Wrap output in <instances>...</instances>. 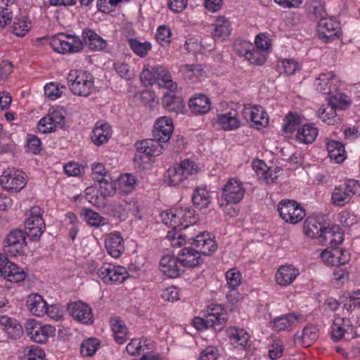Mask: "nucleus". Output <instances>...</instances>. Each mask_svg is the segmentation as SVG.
Masks as SVG:
<instances>
[{
	"instance_id": "54",
	"label": "nucleus",
	"mask_w": 360,
	"mask_h": 360,
	"mask_svg": "<svg viewBox=\"0 0 360 360\" xmlns=\"http://www.w3.org/2000/svg\"><path fill=\"white\" fill-rule=\"evenodd\" d=\"M136 179L131 174H124L118 180V190L124 193H131L135 188Z\"/></svg>"
},
{
	"instance_id": "55",
	"label": "nucleus",
	"mask_w": 360,
	"mask_h": 360,
	"mask_svg": "<svg viewBox=\"0 0 360 360\" xmlns=\"http://www.w3.org/2000/svg\"><path fill=\"white\" fill-rule=\"evenodd\" d=\"M268 56V54L259 51L252 46L250 51L246 53L245 58L252 65H262L266 62Z\"/></svg>"
},
{
	"instance_id": "35",
	"label": "nucleus",
	"mask_w": 360,
	"mask_h": 360,
	"mask_svg": "<svg viewBox=\"0 0 360 360\" xmlns=\"http://www.w3.org/2000/svg\"><path fill=\"white\" fill-rule=\"evenodd\" d=\"M82 37L84 43L91 50H103L107 46L106 41L92 30H84L82 32Z\"/></svg>"
},
{
	"instance_id": "52",
	"label": "nucleus",
	"mask_w": 360,
	"mask_h": 360,
	"mask_svg": "<svg viewBox=\"0 0 360 360\" xmlns=\"http://www.w3.org/2000/svg\"><path fill=\"white\" fill-rule=\"evenodd\" d=\"M128 43L134 53L141 58L146 57L152 49V45L149 41L141 42L136 39H130L128 40Z\"/></svg>"
},
{
	"instance_id": "8",
	"label": "nucleus",
	"mask_w": 360,
	"mask_h": 360,
	"mask_svg": "<svg viewBox=\"0 0 360 360\" xmlns=\"http://www.w3.org/2000/svg\"><path fill=\"white\" fill-rule=\"evenodd\" d=\"M25 333L30 338L39 344L47 342L49 338L55 335L56 329L50 325H42L34 319L28 320L25 325Z\"/></svg>"
},
{
	"instance_id": "15",
	"label": "nucleus",
	"mask_w": 360,
	"mask_h": 360,
	"mask_svg": "<svg viewBox=\"0 0 360 360\" xmlns=\"http://www.w3.org/2000/svg\"><path fill=\"white\" fill-rule=\"evenodd\" d=\"M65 124V117L60 110H49V113L40 120L38 129L44 134L56 131Z\"/></svg>"
},
{
	"instance_id": "2",
	"label": "nucleus",
	"mask_w": 360,
	"mask_h": 360,
	"mask_svg": "<svg viewBox=\"0 0 360 360\" xmlns=\"http://www.w3.org/2000/svg\"><path fill=\"white\" fill-rule=\"evenodd\" d=\"M70 91L79 96H89L94 87L92 75L82 70H72L67 77Z\"/></svg>"
},
{
	"instance_id": "23",
	"label": "nucleus",
	"mask_w": 360,
	"mask_h": 360,
	"mask_svg": "<svg viewBox=\"0 0 360 360\" xmlns=\"http://www.w3.org/2000/svg\"><path fill=\"white\" fill-rule=\"evenodd\" d=\"M300 275V270L293 265H282L277 270L275 275V280L277 284L281 286L290 285Z\"/></svg>"
},
{
	"instance_id": "61",
	"label": "nucleus",
	"mask_w": 360,
	"mask_h": 360,
	"mask_svg": "<svg viewBox=\"0 0 360 360\" xmlns=\"http://www.w3.org/2000/svg\"><path fill=\"white\" fill-rule=\"evenodd\" d=\"M328 103L336 110H344L349 105L347 96L342 94H335L330 97Z\"/></svg>"
},
{
	"instance_id": "16",
	"label": "nucleus",
	"mask_w": 360,
	"mask_h": 360,
	"mask_svg": "<svg viewBox=\"0 0 360 360\" xmlns=\"http://www.w3.org/2000/svg\"><path fill=\"white\" fill-rule=\"evenodd\" d=\"M228 321L224 309L219 304H212L207 311V322L211 325V328L216 332L221 331Z\"/></svg>"
},
{
	"instance_id": "12",
	"label": "nucleus",
	"mask_w": 360,
	"mask_h": 360,
	"mask_svg": "<svg viewBox=\"0 0 360 360\" xmlns=\"http://www.w3.org/2000/svg\"><path fill=\"white\" fill-rule=\"evenodd\" d=\"M0 184L8 191L19 192L26 185L24 173L14 168H8L0 176Z\"/></svg>"
},
{
	"instance_id": "48",
	"label": "nucleus",
	"mask_w": 360,
	"mask_h": 360,
	"mask_svg": "<svg viewBox=\"0 0 360 360\" xmlns=\"http://www.w3.org/2000/svg\"><path fill=\"white\" fill-rule=\"evenodd\" d=\"M318 338V329L313 325L304 328L302 335L297 338L299 342L304 347H310Z\"/></svg>"
},
{
	"instance_id": "29",
	"label": "nucleus",
	"mask_w": 360,
	"mask_h": 360,
	"mask_svg": "<svg viewBox=\"0 0 360 360\" xmlns=\"http://www.w3.org/2000/svg\"><path fill=\"white\" fill-rule=\"evenodd\" d=\"M217 122L220 127L225 131L234 130L240 126L238 112L236 110L218 115Z\"/></svg>"
},
{
	"instance_id": "7",
	"label": "nucleus",
	"mask_w": 360,
	"mask_h": 360,
	"mask_svg": "<svg viewBox=\"0 0 360 360\" xmlns=\"http://www.w3.org/2000/svg\"><path fill=\"white\" fill-rule=\"evenodd\" d=\"M278 211L282 219L292 224L301 221L306 215L304 209L293 200H282L278 203Z\"/></svg>"
},
{
	"instance_id": "24",
	"label": "nucleus",
	"mask_w": 360,
	"mask_h": 360,
	"mask_svg": "<svg viewBox=\"0 0 360 360\" xmlns=\"http://www.w3.org/2000/svg\"><path fill=\"white\" fill-rule=\"evenodd\" d=\"M179 263L183 267L193 268L202 264L203 259L195 248H184L178 254Z\"/></svg>"
},
{
	"instance_id": "19",
	"label": "nucleus",
	"mask_w": 360,
	"mask_h": 360,
	"mask_svg": "<svg viewBox=\"0 0 360 360\" xmlns=\"http://www.w3.org/2000/svg\"><path fill=\"white\" fill-rule=\"evenodd\" d=\"M173 130L174 126L171 118L163 116L155 122L153 131V137L159 141L165 143L170 139Z\"/></svg>"
},
{
	"instance_id": "51",
	"label": "nucleus",
	"mask_w": 360,
	"mask_h": 360,
	"mask_svg": "<svg viewBox=\"0 0 360 360\" xmlns=\"http://www.w3.org/2000/svg\"><path fill=\"white\" fill-rule=\"evenodd\" d=\"M225 278L226 285L232 292L236 291L242 282L241 273L236 268H232L228 270L225 274Z\"/></svg>"
},
{
	"instance_id": "46",
	"label": "nucleus",
	"mask_w": 360,
	"mask_h": 360,
	"mask_svg": "<svg viewBox=\"0 0 360 360\" xmlns=\"http://www.w3.org/2000/svg\"><path fill=\"white\" fill-rule=\"evenodd\" d=\"M337 110L328 103L323 105L319 110V117L325 123L328 125H334L340 121L338 116Z\"/></svg>"
},
{
	"instance_id": "42",
	"label": "nucleus",
	"mask_w": 360,
	"mask_h": 360,
	"mask_svg": "<svg viewBox=\"0 0 360 360\" xmlns=\"http://www.w3.org/2000/svg\"><path fill=\"white\" fill-rule=\"evenodd\" d=\"M230 24L224 17H219L217 18L214 24V30L212 36L214 40L223 41L231 33Z\"/></svg>"
},
{
	"instance_id": "26",
	"label": "nucleus",
	"mask_w": 360,
	"mask_h": 360,
	"mask_svg": "<svg viewBox=\"0 0 360 360\" xmlns=\"http://www.w3.org/2000/svg\"><path fill=\"white\" fill-rule=\"evenodd\" d=\"M108 253L114 258H118L124 250V239L118 232L110 233L105 240Z\"/></svg>"
},
{
	"instance_id": "37",
	"label": "nucleus",
	"mask_w": 360,
	"mask_h": 360,
	"mask_svg": "<svg viewBox=\"0 0 360 360\" xmlns=\"http://www.w3.org/2000/svg\"><path fill=\"white\" fill-rule=\"evenodd\" d=\"M46 301L38 294L30 295L27 300L28 309L37 316H42L46 314Z\"/></svg>"
},
{
	"instance_id": "28",
	"label": "nucleus",
	"mask_w": 360,
	"mask_h": 360,
	"mask_svg": "<svg viewBox=\"0 0 360 360\" xmlns=\"http://www.w3.org/2000/svg\"><path fill=\"white\" fill-rule=\"evenodd\" d=\"M114 207L118 212L136 215L139 212V203L133 198L120 195L114 202Z\"/></svg>"
},
{
	"instance_id": "49",
	"label": "nucleus",
	"mask_w": 360,
	"mask_h": 360,
	"mask_svg": "<svg viewBox=\"0 0 360 360\" xmlns=\"http://www.w3.org/2000/svg\"><path fill=\"white\" fill-rule=\"evenodd\" d=\"M130 59V56H124L123 59L118 60L114 63V68L117 73L126 79H131L134 77L129 65Z\"/></svg>"
},
{
	"instance_id": "3",
	"label": "nucleus",
	"mask_w": 360,
	"mask_h": 360,
	"mask_svg": "<svg viewBox=\"0 0 360 360\" xmlns=\"http://www.w3.org/2000/svg\"><path fill=\"white\" fill-rule=\"evenodd\" d=\"M50 45L53 49L60 53H74L81 51L83 42L75 35L59 33L50 38Z\"/></svg>"
},
{
	"instance_id": "18",
	"label": "nucleus",
	"mask_w": 360,
	"mask_h": 360,
	"mask_svg": "<svg viewBox=\"0 0 360 360\" xmlns=\"http://www.w3.org/2000/svg\"><path fill=\"white\" fill-rule=\"evenodd\" d=\"M160 271L170 278H176L184 272L178 257L166 255L160 261Z\"/></svg>"
},
{
	"instance_id": "53",
	"label": "nucleus",
	"mask_w": 360,
	"mask_h": 360,
	"mask_svg": "<svg viewBox=\"0 0 360 360\" xmlns=\"http://www.w3.org/2000/svg\"><path fill=\"white\" fill-rule=\"evenodd\" d=\"M12 28V32L14 34L18 37H24L30 30V22L25 17L19 18L15 16Z\"/></svg>"
},
{
	"instance_id": "9",
	"label": "nucleus",
	"mask_w": 360,
	"mask_h": 360,
	"mask_svg": "<svg viewBox=\"0 0 360 360\" xmlns=\"http://www.w3.org/2000/svg\"><path fill=\"white\" fill-rule=\"evenodd\" d=\"M97 274L108 285L120 284L129 276V273L124 266L111 263H103Z\"/></svg>"
},
{
	"instance_id": "17",
	"label": "nucleus",
	"mask_w": 360,
	"mask_h": 360,
	"mask_svg": "<svg viewBox=\"0 0 360 360\" xmlns=\"http://www.w3.org/2000/svg\"><path fill=\"white\" fill-rule=\"evenodd\" d=\"M242 115L247 121L253 122L258 129L268 124V117L261 106L246 105L243 108Z\"/></svg>"
},
{
	"instance_id": "60",
	"label": "nucleus",
	"mask_w": 360,
	"mask_h": 360,
	"mask_svg": "<svg viewBox=\"0 0 360 360\" xmlns=\"http://www.w3.org/2000/svg\"><path fill=\"white\" fill-rule=\"evenodd\" d=\"M158 75V67L150 68L149 65L145 66L141 73V80L144 85H152L156 82Z\"/></svg>"
},
{
	"instance_id": "14",
	"label": "nucleus",
	"mask_w": 360,
	"mask_h": 360,
	"mask_svg": "<svg viewBox=\"0 0 360 360\" xmlns=\"http://www.w3.org/2000/svg\"><path fill=\"white\" fill-rule=\"evenodd\" d=\"M245 189L243 183L237 178H230L222 189V196L229 204H237L243 198Z\"/></svg>"
},
{
	"instance_id": "64",
	"label": "nucleus",
	"mask_w": 360,
	"mask_h": 360,
	"mask_svg": "<svg viewBox=\"0 0 360 360\" xmlns=\"http://www.w3.org/2000/svg\"><path fill=\"white\" fill-rule=\"evenodd\" d=\"M172 32L168 26L162 25L158 28L156 39L162 46H167L170 42Z\"/></svg>"
},
{
	"instance_id": "63",
	"label": "nucleus",
	"mask_w": 360,
	"mask_h": 360,
	"mask_svg": "<svg viewBox=\"0 0 360 360\" xmlns=\"http://www.w3.org/2000/svg\"><path fill=\"white\" fill-rule=\"evenodd\" d=\"M300 122V117L296 113L290 112L284 119L283 131L285 133H291L295 130L296 127Z\"/></svg>"
},
{
	"instance_id": "1",
	"label": "nucleus",
	"mask_w": 360,
	"mask_h": 360,
	"mask_svg": "<svg viewBox=\"0 0 360 360\" xmlns=\"http://www.w3.org/2000/svg\"><path fill=\"white\" fill-rule=\"evenodd\" d=\"M160 218L163 224L173 229L168 231L166 237L172 247H179L186 240L191 243V240L194 239L193 236H189L188 233L192 229V227H188V223L195 220L193 210L186 207L172 208L162 212Z\"/></svg>"
},
{
	"instance_id": "4",
	"label": "nucleus",
	"mask_w": 360,
	"mask_h": 360,
	"mask_svg": "<svg viewBox=\"0 0 360 360\" xmlns=\"http://www.w3.org/2000/svg\"><path fill=\"white\" fill-rule=\"evenodd\" d=\"M44 210L39 206L32 207L27 213L25 221L27 234L32 240L40 238L45 231L46 224L43 218Z\"/></svg>"
},
{
	"instance_id": "45",
	"label": "nucleus",
	"mask_w": 360,
	"mask_h": 360,
	"mask_svg": "<svg viewBox=\"0 0 360 360\" xmlns=\"http://www.w3.org/2000/svg\"><path fill=\"white\" fill-rule=\"evenodd\" d=\"M110 327L115 341L118 344L124 343L128 333L124 321L119 318H112L110 319Z\"/></svg>"
},
{
	"instance_id": "44",
	"label": "nucleus",
	"mask_w": 360,
	"mask_h": 360,
	"mask_svg": "<svg viewBox=\"0 0 360 360\" xmlns=\"http://www.w3.org/2000/svg\"><path fill=\"white\" fill-rule=\"evenodd\" d=\"M297 319V316L295 314H288L275 318L271 323L274 330L280 332L290 330Z\"/></svg>"
},
{
	"instance_id": "25",
	"label": "nucleus",
	"mask_w": 360,
	"mask_h": 360,
	"mask_svg": "<svg viewBox=\"0 0 360 360\" xmlns=\"http://www.w3.org/2000/svg\"><path fill=\"white\" fill-rule=\"evenodd\" d=\"M344 240L343 233L338 225L326 227L323 231L319 242L323 245H330L335 248L341 244Z\"/></svg>"
},
{
	"instance_id": "34",
	"label": "nucleus",
	"mask_w": 360,
	"mask_h": 360,
	"mask_svg": "<svg viewBox=\"0 0 360 360\" xmlns=\"http://www.w3.org/2000/svg\"><path fill=\"white\" fill-rule=\"evenodd\" d=\"M188 105L191 110L194 114H205L210 110V98L204 94H195L190 98Z\"/></svg>"
},
{
	"instance_id": "22",
	"label": "nucleus",
	"mask_w": 360,
	"mask_h": 360,
	"mask_svg": "<svg viewBox=\"0 0 360 360\" xmlns=\"http://www.w3.org/2000/svg\"><path fill=\"white\" fill-rule=\"evenodd\" d=\"M338 79L333 72L321 73L316 79L314 85L316 90L323 94H330L337 91Z\"/></svg>"
},
{
	"instance_id": "56",
	"label": "nucleus",
	"mask_w": 360,
	"mask_h": 360,
	"mask_svg": "<svg viewBox=\"0 0 360 360\" xmlns=\"http://www.w3.org/2000/svg\"><path fill=\"white\" fill-rule=\"evenodd\" d=\"M100 195L103 198L112 196L115 193L116 188L111 181L110 176L97 181Z\"/></svg>"
},
{
	"instance_id": "36",
	"label": "nucleus",
	"mask_w": 360,
	"mask_h": 360,
	"mask_svg": "<svg viewBox=\"0 0 360 360\" xmlns=\"http://www.w3.org/2000/svg\"><path fill=\"white\" fill-rule=\"evenodd\" d=\"M326 227L314 217H309L304 221L303 231L305 235L310 238H321V235Z\"/></svg>"
},
{
	"instance_id": "27",
	"label": "nucleus",
	"mask_w": 360,
	"mask_h": 360,
	"mask_svg": "<svg viewBox=\"0 0 360 360\" xmlns=\"http://www.w3.org/2000/svg\"><path fill=\"white\" fill-rule=\"evenodd\" d=\"M111 135V127L106 122L98 121L95 124L91 139L95 145L99 146L107 143Z\"/></svg>"
},
{
	"instance_id": "33",
	"label": "nucleus",
	"mask_w": 360,
	"mask_h": 360,
	"mask_svg": "<svg viewBox=\"0 0 360 360\" xmlns=\"http://www.w3.org/2000/svg\"><path fill=\"white\" fill-rule=\"evenodd\" d=\"M226 334L234 347L245 348L250 339L249 334L243 329L231 327L226 329Z\"/></svg>"
},
{
	"instance_id": "59",
	"label": "nucleus",
	"mask_w": 360,
	"mask_h": 360,
	"mask_svg": "<svg viewBox=\"0 0 360 360\" xmlns=\"http://www.w3.org/2000/svg\"><path fill=\"white\" fill-rule=\"evenodd\" d=\"M66 90L65 86H60L56 83H50L44 86L45 95L51 100H55L61 96L64 91Z\"/></svg>"
},
{
	"instance_id": "13",
	"label": "nucleus",
	"mask_w": 360,
	"mask_h": 360,
	"mask_svg": "<svg viewBox=\"0 0 360 360\" xmlns=\"http://www.w3.org/2000/svg\"><path fill=\"white\" fill-rule=\"evenodd\" d=\"M331 329V336L335 341L349 340L357 336V332L348 318L335 316Z\"/></svg>"
},
{
	"instance_id": "31",
	"label": "nucleus",
	"mask_w": 360,
	"mask_h": 360,
	"mask_svg": "<svg viewBox=\"0 0 360 360\" xmlns=\"http://www.w3.org/2000/svg\"><path fill=\"white\" fill-rule=\"evenodd\" d=\"M0 324L3 326V330L6 333L8 337L11 339H18L23 333L22 327L17 320L7 316L0 317Z\"/></svg>"
},
{
	"instance_id": "5",
	"label": "nucleus",
	"mask_w": 360,
	"mask_h": 360,
	"mask_svg": "<svg viewBox=\"0 0 360 360\" xmlns=\"http://www.w3.org/2000/svg\"><path fill=\"white\" fill-rule=\"evenodd\" d=\"M359 192L360 184L354 179L347 180L344 184L335 187L331 194V202L335 206L343 207Z\"/></svg>"
},
{
	"instance_id": "39",
	"label": "nucleus",
	"mask_w": 360,
	"mask_h": 360,
	"mask_svg": "<svg viewBox=\"0 0 360 360\" xmlns=\"http://www.w3.org/2000/svg\"><path fill=\"white\" fill-rule=\"evenodd\" d=\"M318 135V129L313 124H307L297 130L296 140L309 144L314 142Z\"/></svg>"
},
{
	"instance_id": "57",
	"label": "nucleus",
	"mask_w": 360,
	"mask_h": 360,
	"mask_svg": "<svg viewBox=\"0 0 360 360\" xmlns=\"http://www.w3.org/2000/svg\"><path fill=\"white\" fill-rule=\"evenodd\" d=\"M99 342L96 338H89L82 342L80 352L84 356H91L98 349Z\"/></svg>"
},
{
	"instance_id": "43",
	"label": "nucleus",
	"mask_w": 360,
	"mask_h": 360,
	"mask_svg": "<svg viewBox=\"0 0 360 360\" xmlns=\"http://www.w3.org/2000/svg\"><path fill=\"white\" fill-rule=\"evenodd\" d=\"M1 276L10 282L18 283L25 280L26 273L15 264L11 262L7 265L6 268H4Z\"/></svg>"
},
{
	"instance_id": "40",
	"label": "nucleus",
	"mask_w": 360,
	"mask_h": 360,
	"mask_svg": "<svg viewBox=\"0 0 360 360\" xmlns=\"http://www.w3.org/2000/svg\"><path fill=\"white\" fill-rule=\"evenodd\" d=\"M326 149L330 158L337 163H342L345 160L346 158L345 146L341 142L328 141L326 143Z\"/></svg>"
},
{
	"instance_id": "58",
	"label": "nucleus",
	"mask_w": 360,
	"mask_h": 360,
	"mask_svg": "<svg viewBox=\"0 0 360 360\" xmlns=\"http://www.w3.org/2000/svg\"><path fill=\"white\" fill-rule=\"evenodd\" d=\"M339 248L326 249L321 254L322 261L328 265L338 266Z\"/></svg>"
},
{
	"instance_id": "47",
	"label": "nucleus",
	"mask_w": 360,
	"mask_h": 360,
	"mask_svg": "<svg viewBox=\"0 0 360 360\" xmlns=\"http://www.w3.org/2000/svg\"><path fill=\"white\" fill-rule=\"evenodd\" d=\"M179 71L185 79L194 82L205 75V70L200 65H184L179 68Z\"/></svg>"
},
{
	"instance_id": "41",
	"label": "nucleus",
	"mask_w": 360,
	"mask_h": 360,
	"mask_svg": "<svg viewBox=\"0 0 360 360\" xmlns=\"http://www.w3.org/2000/svg\"><path fill=\"white\" fill-rule=\"evenodd\" d=\"M156 82L159 86L169 89L170 91H175L177 89V84L172 80L170 72L162 66H158Z\"/></svg>"
},
{
	"instance_id": "50",
	"label": "nucleus",
	"mask_w": 360,
	"mask_h": 360,
	"mask_svg": "<svg viewBox=\"0 0 360 360\" xmlns=\"http://www.w3.org/2000/svg\"><path fill=\"white\" fill-rule=\"evenodd\" d=\"M192 200L200 208L207 207L211 202L210 193L205 187H197L193 192Z\"/></svg>"
},
{
	"instance_id": "11",
	"label": "nucleus",
	"mask_w": 360,
	"mask_h": 360,
	"mask_svg": "<svg viewBox=\"0 0 360 360\" xmlns=\"http://www.w3.org/2000/svg\"><path fill=\"white\" fill-rule=\"evenodd\" d=\"M341 27L339 21L332 17L321 18L317 25L319 38L323 42L328 43L339 38Z\"/></svg>"
},
{
	"instance_id": "38",
	"label": "nucleus",
	"mask_w": 360,
	"mask_h": 360,
	"mask_svg": "<svg viewBox=\"0 0 360 360\" xmlns=\"http://www.w3.org/2000/svg\"><path fill=\"white\" fill-rule=\"evenodd\" d=\"M162 104L167 110L176 113L181 112L184 108L182 98L171 94H165L163 96Z\"/></svg>"
},
{
	"instance_id": "10",
	"label": "nucleus",
	"mask_w": 360,
	"mask_h": 360,
	"mask_svg": "<svg viewBox=\"0 0 360 360\" xmlns=\"http://www.w3.org/2000/svg\"><path fill=\"white\" fill-rule=\"evenodd\" d=\"M26 245L25 233L18 229L11 231L4 242V251L11 257L22 255Z\"/></svg>"
},
{
	"instance_id": "20",
	"label": "nucleus",
	"mask_w": 360,
	"mask_h": 360,
	"mask_svg": "<svg viewBox=\"0 0 360 360\" xmlns=\"http://www.w3.org/2000/svg\"><path fill=\"white\" fill-rule=\"evenodd\" d=\"M200 255H210L217 248L216 242L210 236L209 233L198 232L195 239L191 240V243Z\"/></svg>"
},
{
	"instance_id": "21",
	"label": "nucleus",
	"mask_w": 360,
	"mask_h": 360,
	"mask_svg": "<svg viewBox=\"0 0 360 360\" xmlns=\"http://www.w3.org/2000/svg\"><path fill=\"white\" fill-rule=\"evenodd\" d=\"M68 309L72 316L79 322L89 324L94 321L91 307L84 302L71 303L68 305Z\"/></svg>"
},
{
	"instance_id": "32",
	"label": "nucleus",
	"mask_w": 360,
	"mask_h": 360,
	"mask_svg": "<svg viewBox=\"0 0 360 360\" xmlns=\"http://www.w3.org/2000/svg\"><path fill=\"white\" fill-rule=\"evenodd\" d=\"M80 217L89 225L93 227L110 226L108 219L102 217L98 212L90 209L83 208L80 212Z\"/></svg>"
},
{
	"instance_id": "30",
	"label": "nucleus",
	"mask_w": 360,
	"mask_h": 360,
	"mask_svg": "<svg viewBox=\"0 0 360 360\" xmlns=\"http://www.w3.org/2000/svg\"><path fill=\"white\" fill-rule=\"evenodd\" d=\"M153 348V342L146 338L132 339L127 345L126 350L132 355H141L146 353V350L150 351Z\"/></svg>"
},
{
	"instance_id": "6",
	"label": "nucleus",
	"mask_w": 360,
	"mask_h": 360,
	"mask_svg": "<svg viewBox=\"0 0 360 360\" xmlns=\"http://www.w3.org/2000/svg\"><path fill=\"white\" fill-rule=\"evenodd\" d=\"M198 172L196 164L188 159L183 160L180 165L170 167L165 174V178L170 186L180 184L188 176Z\"/></svg>"
},
{
	"instance_id": "62",
	"label": "nucleus",
	"mask_w": 360,
	"mask_h": 360,
	"mask_svg": "<svg viewBox=\"0 0 360 360\" xmlns=\"http://www.w3.org/2000/svg\"><path fill=\"white\" fill-rule=\"evenodd\" d=\"M252 167L260 178L264 179L267 182L269 180L273 181V177L270 174L269 168L264 162L262 160H255L252 162Z\"/></svg>"
}]
</instances>
